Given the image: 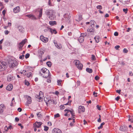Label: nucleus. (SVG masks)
I'll list each match as a JSON object with an SVG mask.
<instances>
[{
  "label": "nucleus",
  "instance_id": "nucleus-1",
  "mask_svg": "<svg viewBox=\"0 0 133 133\" xmlns=\"http://www.w3.org/2000/svg\"><path fill=\"white\" fill-rule=\"evenodd\" d=\"M40 75L42 77L45 78L49 77L50 74L49 71L47 69L43 68L39 72Z\"/></svg>",
  "mask_w": 133,
  "mask_h": 133
},
{
  "label": "nucleus",
  "instance_id": "nucleus-2",
  "mask_svg": "<svg viewBox=\"0 0 133 133\" xmlns=\"http://www.w3.org/2000/svg\"><path fill=\"white\" fill-rule=\"evenodd\" d=\"M45 13L50 19L54 20L55 18V12L53 10H47L45 11Z\"/></svg>",
  "mask_w": 133,
  "mask_h": 133
},
{
  "label": "nucleus",
  "instance_id": "nucleus-3",
  "mask_svg": "<svg viewBox=\"0 0 133 133\" xmlns=\"http://www.w3.org/2000/svg\"><path fill=\"white\" fill-rule=\"evenodd\" d=\"M17 63L16 60L11 59H9L8 63V65L10 67L13 68L17 66Z\"/></svg>",
  "mask_w": 133,
  "mask_h": 133
},
{
  "label": "nucleus",
  "instance_id": "nucleus-4",
  "mask_svg": "<svg viewBox=\"0 0 133 133\" xmlns=\"http://www.w3.org/2000/svg\"><path fill=\"white\" fill-rule=\"evenodd\" d=\"M74 63L79 69H82L83 66V64L80 63L79 61L77 60H75L74 61Z\"/></svg>",
  "mask_w": 133,
  "mask_h": 133
},
{
  "label": "nucleus",
  "instance_id": "nucleus-5",
  "mask_svg": "<svg viewBox=\"0 0 133 133\" xmlns=\"http://www.w3.org/2000/svg\"><path fill=\"white\" fill-rule=\"evenodd\" d=\"M42 123L41 122H36L35 123L33 124L34 127H35L37 128H40L41 125L42 124Z\"/></svg>",
  "mask_w": 133,
  "mask_h": 133
},
{
  "label": "nucleus",
  "instance_id": "nucleus-6",
  "mask_svg": "<svg viewBox=\"0 0 133 133\" xmlns=\"http://www.w3.org/2000/svg\"><path fill=\"white\" fill-rule=\"evenodd\" d=\"M27 39L26 38L22 40L21 42L19 43V49H22L24 44L27 42Z\"/></svg>",
  "mask_w": 133,
  "mask_h": 133
},
{
  "label": "nucleus",
  "instance_id": "nucleus-7",
  "mask_svg": "<svg viewBox=\"0 0 133 133\" xmlns=\"http://www.w3.org/2000/svg\"><path fill=\"white\" fill-rule=\"evenodd\" d=\"M63 17L65 18L66 21L68 22L70 21V16H69V14H65L63 15Z\"/></svg>",
  "mask_w": 133,
  "mask_h": 133
},
{
  "label": "nucleus",
  "instance_id": "nucleus-8",
  "mask_svg": "<svg viewBox=\"0 0 133 133\" xmlns=\"http://www.w3.org/2000/svg\"><path fill=\"white\" fill-rule=\"evenodd\" d=\"M84 108L83 106H79L78 109V112L79 113L84 112Z\"/></svg>",
  "mask_w": 133,
  "mask_h": 133
},
{
  "label": "nucleus",
  "instance_id": "nucleus-9",
  "mask_svg": "<svg viewBox=\"0 0 133 133\" xmlns=\"http://www.w3.org/2000/svg\"><path fill=\"white\" fill-rule=\"evenodd\" d=\"M40 38L41 40L44 43H46L48 41V38L45 37L43 36H41Z\"/></svg>",
  "mask_w": 133,
  "mask_h": 133
},
{
  "label": "nucleus",
  "instance_id": "nucleus-10",
  "mask_svg": "<svg viewBox=\"0 0 133 133\" xmlns=\"http://www.w3.org/2000/svg\"><path fill=\"white\" fill-rule=\"evenodd\" d=\"M52 133H62L61 130L57 128H54L52 131Z\"/></svg>",
  "mask_w": 133,
  "mask_h": 133
},
{
  "label": "nucleus",
  "instance_id": "nucleus-11",
  "mask_svg": "<svg viewBox=\"0 0 133 133\" xmlns=\"http://www.w3.org/2000/svg\"><path fill=\"white\" fill-rule=\"evenodd\" d=\"M20 10V9L19 6H17L13 9V11L15 13L19 12Z\"/></svg>",
  "mask_w": 133,
  "mask_h": 133
},
{
  "label": "nucleus",
  "instance_id": "nucleus-12",
  "mask_svg": "<svg viewBox=\"0 0 133 133\" xmlns=\"http://www.w3.org/2000/svg\"><path fill=\"white\" fill-rule=\"evenodd\" d=\"M26 97L27 98L26 104L28 105L29 104H30L32 102L31 98L30 96H27Z\"/></svg>",
  "mask_w": 133,
  "mask_h": 133
},
{
  "label": "nucleus",
  "instance_id": "nucleus-13",
  "mask_svg": "<svg viewBox=\"0 0 133 133\" xmlns=\"http://www.w3.org/2000/svg\"><path fill=\"white\" fill-rule=\"evenodd\" d=\"M13 88L12 85L11 84H9L6 87V89L9 91H11Z\"/></svg>",
  "mask_w": 133,
  "mask_h": 133
},
{
  "label": "nucleus",
  "instance_id": "nucleus-14",
  "mask_svg": "<svg viewBox=\"0 0 133 133\" xmlns=\"http://www.w3.org/2000/svg\"><path fill=\"white\" fill-rule=\"evenodd\" d=\"M14 79L12 75L9 74L7 76V81L9 82L13 80Z\"/></svg>",
  "mask_w": 133,
  "mask_h": 133
},
{
  "label": "nucleus",
  "instance_id": "nucleus-15",
  "mask_svg": "<svg viewBox=\"0 0 133 133\" xmlns=\"http://www.w3.org/2000/svg\"><path fill=\"white\" fill-rule=\"evenodd\" d=\"M26 16L28 17L29 18H31V19L33 20H35L36 19V18L35 16L32 15L30 14L29 15H27Z\"/></svg>",
  "mask_w": 133,
  "mask_h": 133
},
{
  "label": "nucleus",
  "instance_id": "nucleus-16",
  "mask_svg": "<svg viewBox=\"0 0 133 133\" xmlns=\"http://www.w3.org/2000/svg\"><path fill=\"white\" fill-rule=\"evenodd\" d=\"M120 130L123 131H124L127 129V127L125 126H122L120 128Z\"/></svg>",
  "mask_w": 133,
  "mask_h": 133
},
{
  "label": "nucleus",
  "instance_id": "nucleus-17",
  "mask_svg": "<svg viewBox=\"0 0 133 133\" xmlns=\"http://www.w3.org/2000/svg\"><path fill=\"white\" fill-rule=\"evenodd\" d=\"M18 29L19 31L21 32H23L24 31V29L22 26H19Z\"/></svg>",
  "mask_w": 133,
  "mask_h": 133
},
{
  "label": "nucleus",
  "instance_id": "nucleus-18",
  "mask_svg": "<svg viewBox=\"0 0 133 133\" xmlns=\"http://www.w3.org/2000/svg\"><path fill=\"white\" fill-rule=\"evenodd\" d=\"M4 105L3 104H1L0 105V113L3 112L4 109Z\"/></svg>",
  "mask_w": 133,
  "mask_h": 133
},
{
  "label": "nucleus",
  "instance_id": "nucleus-19",
  "mask_svg": "<svg viewBox=\"0 0 133 133\" xmlns=\"http://www.w3.org/2000/svg\"><path fill=\"white\" fill-rule=\"evenodd\" d=\"M84 37L82 36H80L78 38V40L80 43H82L83 42L84 40Z\"/></svg>",
  "mask_w": 133,
  "mask_h": 133
},
{
  "label": "nucleus",
  "instance_id": "nucleus-20",
  "mask_svg": "<svg viewBox=\"0 0 133 133\" xmlns=\"http://www.w3.org/2000/svg\"><path fill=\"white\" fill-rule=\"evenodd\" d=\"M43 97V92L40 91L39 92V96L38 98L39 99H42Z\"/></svg>",
  "mask_w": 133,
  "mask_h": 133
},
{
  "label": "nucleus",
  "instance_id": "nucleus-21",
  "mask_svg": "<svg viewBox=\"0 0 133 133\" xmlns=\"http://www.w3.org/2000/svg\"><path fill=\"white\" fill-rule=\"evenodd\" d=\"M55 45V46L59 49H61L62 46L60 44H58L56 43H55V42H54Z\"/></svg>",
  "mask_w": 133,
  "mask_h": 133
},
{
  "label": "nucleus",
  "instance_id": "nucleus-22",
  "mask_svg": "<svg viewBox=\"0 0 133 133\" xmlns=\"http://www.w3.org/2000/svg\"><path fill=\"white\" fill-rule=\"evenodd\" d=\"M49 24L51 25H53L57 24V22L56 21H50L49 22Z\"/></svg>",
  "mask_w": 133,
  "mask_h": 133
},
{
  "label": "nucleus",
  "instance_id": "nucleus-23",
  "mask_svg": "<svg viewBox=\"0 0 133 133\" xmlns=\"http://www.w3.org/2000/svg\"><path fill=\"white\" fill-rule=\"evenodd\" d=\"M44 51L42 49H41L39 51L38 53L40 55H43L44 54Z\"/></svg>",
  "mask_w": 133,
  "mask_h": 133
},
{
  "label": "nucleus",
  "instance_id": "nucleus-24",
  "mask_svg": "<svg viewBox=\"0 0 133 133\" xmlns=\"http://www.w3.org/2000/svg\"><path fill=\"white\" fill-rule=\"evenodd\" d=\"M50 31L52 34L53 33H54L55 34H56L57 33V31L53 29H50Z\"/></svg>",
  "mask_w": 133,
  "mask_h": 133
},
{
  "label": "nucleus",
  "instance_id": "nucleus-25",
  "mask_svg": "<svg viewBox=\"0 0 133 133\" xmlns=\"http://www.w3.org/2000/svg\"><path fill=\"white\" fill-rule=\"evenodd\" d=\"M86 71L90 73H92V70L91 69L87 68L86 69Z\"/></svg>",
  "mask_w": 133,
  "mask_h": 133
},
{
  "label": "nucleus",
  "instance_id": "nucleus-26",
  "mask_svg": "<svg viewBox=\"0 0 133 133\" xmlns=\"http://www.w3.org/2000/svg\"><path fill=\"white\" fill-rule=\"evenodd\" d=\"M50 97L48 96L45 97L44 98V100L46 104H47V101L48 99H49Z\"/></svg>",
  "mask_w": 133,
  "mask_h": 133
},
{
  "label": "nucleus",
  "instance_id": "nucleus-27",
  "mask_svg": "<svg viewBox=\"0 0 133 133\" xmlns=\"http://www.w3.org/2000/svg\"><path fill=\"white\" fill-rule=\"evenodd\" d=\"M105 124V123L104 122H103L98 127V129L99 130L100 129H102L103 128V125H104Z\"/></svg>",
  "mask_w": 133,
  "mask_h": 133
},
{
  "label": "nucleus",
  "instance_id": "nucleus-28",
  "mask_svg": "<svg viewBox=\"0 0 133 133\" xmlns=\"http://www.w3.org/2000/svg\"><path fill=\"white\" fill-rule=\"evenodd\" d=\"M96 41V42L98 43L99 41V38L98 36H96L94 37Z\"/></svg>",
  "mask_w": 133,
  "mask_h": 133
},
{
  "label": "nucleus",
  "instance_id": "nucleus-29",
  "mask_svg": "<svg viewBox=\"0 0 133 133\" xmlns=\"http://www.w3.org/2000/svg\"><path fill=\"white\" fill-rule=\"evenodd\" d=\"M27 76L28 78L32 77V73L31 72L28 73L27 75Z\"/></svg>",
  "mask_w": 133,
  "mask_h": 133
},
{
  "label": "nucleus",
  "instance_id": "nucleus-30",
  "mask_svg": "<svg viewBox=\"0 0 133 133\" xmlns=\"http://www.w3.org/2000/svg\"><path fill=\"white\" fill-rule=\"evenodd\" d=\"M62 81L61 79L58 80L57 81V83L58 85H61V83L62 82Z\"/></svg>",
  "mask_w": 133,
  "mask_h": 133
},
{
  "label": "nucleus",
  "instance_id": "nucleus-31",
  "mask_svg": "<svg viewBox=\"0 0 133 133\" xmlns=\"http://www.w3.org/2000/svg\"><path fill=\"white\" fill-rule=\"evenodd\" d=\"M42 9H41L39 11V18H40L42 16Z\"/></svg>",
  "mask_w": 133,
  "mask_h": 133
},
{
  "label": "nucleus",
  "instance_id": "nucleus-32",
  "mask_svg": "<svg viewBox=\"0 0 133 133\" xmlns=\"http://www.w3.org/2000/svg\"><path fill=\"white\" fill-rule=\"evenodd\" d=\"M94 22H95V21L94 20H91L90 21V23L91 24V25L92 28H93V26H94Z\"/></svg>",
  "mask_w": 133,
  "mask_h": 133
},
{
  "label": "nucleus",
  "instance_id": "nucleus-33",
  "mask_svg": "<svg viewBox=\"0 0 133 133\" xmlns=\"http://www.w3.org/2000/svg\"><path fill=\"white\" fill-rule=\"evenodd\" d=\"M46 64L49 67H50L51 65V64L50 62H46Z\"/></svg>",
  "mask_w": 133,
  "mask_h": 133
},
{
  "label": "nucleus",
  "instance_id": "nucleus-34",
  "mask_svg": "<svg viewBox=\"0 0 133 133\" xmlns=\"http://www.w3.org/2000/svg\"><path fill=\"white\" fill-rule=\"evenodd\" d=\"M37 116L41 118L42 115L40 112H38L37 114Z\"/></svg>",
  "mask_w": 133,
  "mask_h": 133
},
{
  "label": "nucleus",
  "instance_id": "nucleus-35",
  "mask_svg": "<svg viewBox=\"0 0 133 133\" xmlns=\"http://www.w3.org/2000/svg\"><path fill=\"white\" fill-rule=\"evenodd\" d=\"M96 8L97 9L101 10L102 9V7L101 5H98L96 6Z\"/></svg>",
  "mask_w": 133,
  "mask_h": 133
},
{
  "label": "nucleus",
  "instance_id": "nucleus-36",
  "mask_svg": "<svg viewBox=\"0 0 133 133\" xmlns=\"http://www.w3.org/2000/svg\"><path fill=\"white\" fill-rule=\"evenodd\" d=\"M88 31H89L90 32H92L94 31V30L92 28L90 29H88L87 30Z\"/></svg>",
  "mask_w": 133,
  "mask_h": 133
},
{
  "label": "nucleus",
  "instance_id": "nucleus-37",
  "mask_svg": "<svg viewBox=\"0 0 133 133\" xmlns=\"http://www.w3.org/2000/svg\"><path fill=\"white\" fill-rule=\"evenodd\" d=\"M26 70H24L22 71V72H21V74H22L24 75H26Z\"/></svg>",
  "mask_w": 133,
  "mask_h": 133
},
{
  "label": "nucleus",
  "instance_id": "nucleus-38",
  "mask_svg": "<svg viewBox=\"0 0 133 133\" xmlns=\"http://www.w3.org/2000/svg\"><path fill=\"white\" fill-rule=\"evenodd\" d=\"M14 99H15V98L14 97H13L12 98V101L11 102L10 104V106H12L13 105V102H15Z\"/></svg>",
  "mask_w": 133,
  "mask_h": 133
},
{
  "label": "nucleus",
  "instance_id": "nucleus-39",
  "mask_svg": "<svg viewBox=\"0 0 133 133\" xmlns=\"http://www.w3.org/2000/svg\"><path fill=\"white\" fill-rule=\"evenodd\" d=\"M54 117L55 118L59 117H60L59 114L58 113H57L54 115Z\"/></svg>",
  "mask_w": 133,
  "mask_h": 133
},
{
  "label": "nucleus",
  "instance_id": "nucleus-40",
  "mask_svg": "<svg viewBox=\"0 0 133 133\" xmlns=\"http://www.w3.org/2000/svg\"><path fill=\"white\" fill-rule=\"evenodd\" d=\"M87 35L86 33H83L81 34V36H82L83 37L86 36Z\"/></svg>",
  "mask_w": 133,
  "mask_h": 133
},
{
  "label": "nucleus",
  "instance_id": "nucleus-41",
  "mask_svg": "<svg viewBox=\"0 0 133 133\" xmlns=\"http://www.w3.org/2000/svg\"><path fill=\"white\" fill-rule=\"evenodd\" d=\"M74 111L73 110H72V111L71 112V114L72 115V118H74L75 115H74Z\"/></svg>",
  "mask_w": 133,
  "mask_h": 133
},
{
  "label": "nucleus",
  "instance_id": "nucleus-42",
  "mask_svg": "<svg viewBox=\"0 0 133 133\" xmlns=\"http://www.w3.org/2000/svg\"><path fill=\"white\" fill-rule=\"evenodd\" d=\"M123 11L126 14L127 12L128 9L127 8L124 9H123Z\"/></svg>",
  "mask_w": 133,
  "mask_h": 133
},
{
  "label": "nucleus",
  "instance_id": "nucleus-43",
  "mask_svg": "<svg viewBox=\"0 0 133 133\" xmlns=\"http://www.w3.org/2000/svg\"><path fill=\"white\" fill-rule=\"evenodd\" d=\"M44 130L45 131H47V130H48V129H49V128H48V127H47L46 126H44Z\"/></svg>",
  "mask_w": 133,
  "mask_h": 133
},
{
  "label": "nucleus",
  "instance_id": "nucleus-44",
  "mask_svg": "<svg viewBox=\"0 0 133 133\" xmlns=\"http://www.w3.org/2000/svg\"><path fill=\"white\" fill-rule=\"evenodd\" d=\"M30 56V54L29 53H27L26 54L25 56V58L27 59Z\"/></svg>",
  "mask_w": 133,
  "mask_h": 133
},
{
  "label": "nucleus",
  "instance_id": "nucleus-45",
  "mask_svg": "<svg viewBox=\"0 0 133 133\" xmlns=\"http://www.w3.org/2000/svg\"><path fill=\"white\" fill-rule=\"evenodd\" d=\"M71 102V101H68V102L67 103L64 104V105H70Z\"/></svg>",
  "mask_w": 133,
  "mask_h": 133
},
{
  "label": "nucleus",
  "instance_id": "nucleus-46",
  "mask_svg": "<svg viewBox=\"0 0 133 133\" xmlns=\"http://www.w3.org/2000/svg\"><path fill=\"white\" fill-rule=\"evenodd\" d=\"M24 55H22L20 56L19 57V58L20 59H24Z\"/></svg>",
  "mask_w": 133,
  "mask_h": 133
},
{
  "label": "nucleus",
  "instance_id": "nucleus-47",
  "mask_svg": "<svg viewBox=\"0 0 133 133\" xmlns=\"http://www.w3.org/2000/svg\"><path fill=\"white\" fill-rule=\"evenodd\" d=\"M52 100L50 99V98H49V99H48L47 101V104H48V103H50L52 102Z\"/></svg>",
  "mask_w": 133,
  "mask_h": 133
},
{
  "label": "nucleus",
  "instance_id": "nucleus-48",
  "mask_svg": "<svg viewBox=\"0 0 133 133\" xmlns=\"http://www.w3.org/2000/svg\"><path fill=\"white\" fill-rule=\"evenodd\" d=\"M123 52L124 53H127L128 52V50L126 48H124L123 50Z\"/></svg>",
  "mask_w": 133,
  "mask_h": 133
},
{
  "label": "nucleus",
  "instance_id": "nucleus-49",
  "mask_svg": "<svg viewBox=\"0 0 133 133\" xmlns=\"http://www.w3.org/2000/svg\"><path fill=\"white\" fill-rule=\"evenodd\" d=\"M48 0V5L50 6H51L52 5L51 4L50 2V0Z\"/></svg>",
  "mask_w": 133,
  "mask_h": 133
},
{
  "label": "nucleus",
  "instance_id": "nucleus-50",
  "mask_svg": "<svg viewBox=\"0 0 133 133\" xmlns=\"http://www.w3.org/2000/svg\"><path fill=\"white\" fill-rule=\"evenodd\" d=\"M6 13V10H3L2 11V14L3 16H4L5 15V14Z\"/></svg>",
  "mask_w": 133,
  "mask_h": 133
},
{
  "label": "nucleus",
  "instance_id": "nucleus-51",
  "mask_svg": "<svg viewBox=\"0 0 133 133\" xmlns=\"http://www.w3.org/2000/svg\"><path fill=\"white\" fill-rule=\"evenodd\" d=\"M99 78V77L98 76H96L95 78V79L96 80H98Z\"/></svg>",
  "mask_w": 133,
  "mask_h": 133
},
{
  "label": "nucleus",
  "instance_id": "nucleus-52",
  "mask_svg": "<svg viewBox=\"0 0 133 133\" xmlns=\"http://www.w3.org/2000/svg\"><path fill=\"white\" fill-rule=\"evenodd\" d=\"M96 107L99 110H101V109L100 108L101 107V106H99L98 105H97L96 106Z\"/></svg>",
  "mask_w": 133,
  "mask_h": 133
},
{
  "label": "nucleus",
  "instance_id": "nucleus-53",
  "mask_svg": "<svg viewBox=\"0 0 133 133\" xmlns=\"http://www.w3.org/2000/svg\"><path fill=\"white\" fill-rule=\"evenodd\" d=\"M91 59H92V60H95V56L94 55H92Z\"/></svg>",
  "mask_w": 133,
  "mask_h": 133
},
{
  "label": "nucleus",
  "instance_id": "nucleus-54",
  "mask_svg": "<svg viewBox=\"0 0 133 133\" xmlns=\"http://www.w3.org/2000/svg\"><path fill=\"white\" fill-rule=\"evenodd\" d=\"M120 48V46L119 45H117L115 46V48L116 50H117L118 49Z\"/></svg>",
  "mask_w": 133,
  "mask_h": 133
},
{
  "label": "nucleus",
  "instance_id": "nucleus-55",
  "mask_svg": "<svg viewBox=\"0 0 133 133\" xmlns=\"http://www.w3.org/2000/svg\"><path fill=\"white\" fill-rule=\"evenodd\" d=\"M4 33L5 35H7L9 34V32L8 30H6L4 31Z\"/></svg>",
  "mask_w": 133,
  "mask_h": 133
},
{
  "label": "nucleus",
  "instance_id": "nucleus-56",
  "mask_svg": "<svg viewBox=\"0 0 133 133\" xmlns=\"http://www.w3.org/2000/svg\"><path fill=\"white\" fill-rule=\"evenodd\" d=\"M114 35L117 36L118 35V33L117 32H115L114 33Z\"/></svg>",
  "mask_w": 133,
  "mask_h": 133
},
{
  "label": "nucleus",
  "instance_id": "nucleus-57",
  "mask_svg": "<svg viewBox=\"0 0 133 133\" xmlns=\"http://www.w3.org/2000/svg\"><path fill=\"white\" fill-rule=\"evenodd\" d=\"M97 94V92H95V91L93 92V95H94V96L96 97L97 96V95H96Z\"/></svg>",
  "mask_w": 133,
  "mask_h": 133
},
{
  "label": "nucleus",
  "instance_id": "nucleus-58",
  "mask_svg": "<svg viewBox=\"0 0 133 133\" xmlns=\"http://www.w3.org/2000/svg\"><path fill=\"white\" fill-rule=\"evenodd\" d=\"M121 91V90H116V92L117 93H118V94H121L120 92Z\"/></svg>",
  "mask_w": 133,
  "mask_h": 133
},
{
  "label": "nucleus",
  "instance_id": "nucleus-59",
  "mask_svg": "<svg viewBox=\"0 0 133 133\" xmlns=\"http://www.w3.org/2000/svg\"><path fill=\"white\" fill-rule=\"evenodd\" d=\"M129 75L131 76H132L133 75V73L132 71H131L129 72Z\"/></svg>",
  "mask_w": 133,
  "mask_h": 133
},
{
  "label": "nucleus",
  "instance_id": "nucleus-60",
  "mask_svg": "<svg viewBox=\"0 0 133 133\" xmlns=\"http://www.w3.org/2000/svg\"><path fill=\"white\" fill-rule=\"evenodd\" d=\"M72 110H68V109H65V110H64V111H69V112H70V113L71 112H72Z\"/></svg>",
  "mask_w": 133,
  "mask_h": 133
},
{
  "label": "nucleus",
  "instance_id": "nucleus-61",
  "mask_svg": "<svg viewBox=\"0 0 133 133\" xmlns=\"http://www.w3.org/2000/svg\"><path fill=\"white\" fill-rule=\"evenodd\" d=\"M17 110L19 112H21L22 111V109L20 108H18L17 109Z\"/></svg>",
  "mask_w": 133,
  "mask_h": 133
},
{
  "label": "nucleus",
  "instance_id": "nucleus-62",
  "mask_svg": "<svg viewBox=\"0 0 133 133\" xmlns=\"http://www.w3.org/2000/svg\"><path fill=\"white\" fill-rule=\"evenodd\" d=\"M130 0H128L127 1H126L125 2V3L127 4H128L130 3Z\"/></svg>",
  "mask_w": 133,
  "mask_h": 133
},
{
  "label": "nucleus",
  "instance_id": "nucleus-63",
  "mask_svg": "<svg viewBox=\"0 0 133 133\" xmlns=\"http://www.w3.org/2000/svg\"><path fill=\"white\" fill-rule=\"evenodd\" d=\"M34 117V115H33V114H31L30 116L29 117V118H32Z\"/></svg>",
  "mask_w": 133,
  "mask_h": 133
},
{
  "label": "nucleus",
  "instance_id": "nucleus-64",
  "mask_svg": "<svg viewBox=\"0 0 133 133\" xmlns=\"http://www.w3.org/2000/svg\"><path fill=\"white\" fill-rule=\"evenodd\" d=\"M55 94L56 95H57L59 94V92L57 91H56L55 92Z\"/></svg>",
  "mask_w": 133,
  "mask_h": 133
}]
</instances>
